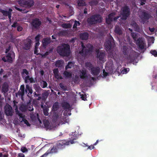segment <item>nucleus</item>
Segmentation results:
<instances>
[{"mask_svg": "<svg viewBox=\"0 0 157 157\" xmlns=\"http://www.w3.org/2000/svg\"><path fill=\"white\" fill-rule=\"evenodd\" d=\"M131 36L134 40H136L137 35L136 33H131Z\"/></svg>", "mask_w": 157, "mask_h": 157, "instance_id": "52", "label": "nucleus"}, {"mask_svg": "<svg viewBox=\"0 0 157 157\" xmlns=\"http://www.w3.org/2000/svg\"><path fill=\"white\" fill-rule=\"evenodd\" d=\"M63 60H59L56 61V62L55 66L58 67H61L63 66Z\"/></svg>", "mask_w": 157, "mask_h": 157, "instance_id": "28", "label": "nucleus"}, {"mask_svg": "<svg viewBox=\"0 0 157 157\" xmlns=\"http://www.w3.org/2000/svg\"><path fill=\"white\" fill-rule=\"evenodd\" d=\"M113 41V37L111 36H110L105 43V48L108 53H110L112 52V44Z\"/></svg>", "mask_w": 157, "mask_h": 157, "instance_id": "5", "label": "nucleus"}, {"mask_svg": "<svg viewBox=\"0 0 157 157\" xmlns=\"http://www.w3.org/2000/svg\"><path fill=\"white\" fill-rule=\"evenodd\" d=\"M112 14V13L109 14L108 16V17L106 19V22L108 24H110L111 22L113 21V19L112 18L109 17Z\"/></svg>", "mask_w": 157, "mask_h": 157, "instance_id": "34", "label": "nucleus"}, {"mask_svg": "<svg viewBox=\"0 0 157 157\" xmlns=\"http://www.w3.org/2000/svg\"><path fill=\"white\" fill-rule=\"evenodd\" d=\"M68 31L66 30H62L59 31L57 34L59 36H66L68 35Z\"/></svg>", "mask_w": 157, "mask_h": 157, "instance_id": "25", "label": "nucleus"}, {"mask_svg": "<svg viewBox=\"0 0 157 157\" xmlns=\"http://www.w3.org/2000/svg\"><path fill=\"white\" fill-rule=\"evenodd\" d=\"M122 10L121 19L122 20H125L130 15V8L128 6H125L122 8Z\"/></svg>", "mask_w": 157, "mask_h": 157, "instance_id": "6", "label": "nucleus"}, {"mask_svg": "<svg viewBox=\"0 0 157 157\" xmlns=\"http://www.w3.org/2000/svg\"><path fill=\"white\" fill-rule=\"evenodd\" d=\"M81 47L82 48L81 50L79 51V53L82 56L87 55L88 53L93 49V47L90 45V48L88 49L86 48L85 46L84 45L83 42H81Z\"/></svg>", "mask_w": 157, "mask_h": 157, "instance_id": "8", "label": "nucleus"}, {"mask_svg": "<svg viewBox=\"0 0 157 157\" xmlns=\"http://www.w3.org/2000/svg\"><path fill=\"white\" fill-rule=\"evenodd\" d=\"M18 23L17 22H14L13 24L12 25V27L13 28H15L17 25Z\"/></svg>", "mask_w": 157, "mask_h": 157, "instance_id": "59", "label": "nucleus"}, {"mask_svg": "<svg viewBox=\"0 0 157 157\" xmlns=\"http://www.w3.org/2000/svg\"><path fill=\"white\" fill-rule=\"evenodd\" d=\"M150 53L152 54V55H153L155 57H157V51L156 50H151L150 51Z\"/></svg>", "mask_w": 157, "mask_h": 157, "instance_id": "49", "label": "nucleus"}, {"mask_svg": "<svg viewBox=\"0 0 157 157\" xmlns=\"http://www.w3.org/2000/svg\"><path fill=\"white\" fill-rule=\"evenodd\" d=\"M5 113L7 116H12L13 114L12 108L9 104H7L5 107Z\"/></svg>", "mask_w": 157, "mask_h": 157, "instance_id": "10", "label": "nucleus"}, {"mask_svg": "<svg viewBox=\"0 0 157 157\" xmlns=\"http://www.w3.org/2000/svg\"><path fill=\"white\" fill-rule=\"evenodd\" d=\"M48 94L47 92H44L42 94V99L43 101H45L46 100L48 96Z\"/></svg>", "mask_w": 157, "mask_h": 157, "instance_id": "43", "label": "nucleus"}, {"mask_svg": "<svg viewBox=\"0 0 157 157\" xmlns=\"http://www.w3.org/2000/svg\"><path fill=\"white\" fill-rule=\"evenodd\" d=\"M80 38L82 40H87L88 39L89 35L88 33L86 32H84L81 33L80 35Z\"/></svg>", "mask_w": 157, "mask_h": 157, "instance_id": "26", "label": "nucleus"}, {"mask_svg": "<svg viewBox=\"0 0 157 157\" xmlns=\"http://www.w3.org/2000/svg\"><path fill=\"white\" fill-rule=\"evenodd\" d=\"M150 15L147 12L143 11L142 12L140 17L143 21L145 22L150 18Z\"/></svg>", "mask_w": 157, "mask_h": 157, "instance_id": "11", "label": "nucleus"}, {"mask_svg": "<svg viewBox=\"0 0 157 157\" xmlns=\"http://www.w3.org/2000/svg\"><path fill=\"white\" fill-rule=\"evenodd\" d=\"M89 4L91 6L97 5L98 3V2L96 0H93L89 2Z\"/></svg>", "mask_w": 157, "mask_h": 157, "instance_id": "40", "label": "nucleus"}, {"mask_svg": "<svg viewBox=\"0 0 157 157\" xmlns=\"http://www.w3.org/2000/svg\"><path fill=\"white\" fill-rule=\"evenodd\" d=\"M88 149H89L90 150H92V149H94V146L92 145H91L90 146H88Z\"/></svg>", "mask_w": 157, "mask_h": 157, "instance_id": "63", "label": "nucleus"}, {"mask_svg": "<svg viewBox=\"0 0 157 157\" xmlns=\"http://www.w3.org/2000/svg\"><path fill=\"white\" fill-rule=\"evenodd\" d=\"M25 87L24 85H21L20 86V90L17 93H16V96L17 97L18 96L20 97L22 100H23L24 96L25 95Z\"/></svg>", "mask_w": 157, "mask_h": 157, "instance_id": "9", "label": "nucleus"}, {"mask_svg": "<svg viewBox=\"0 0 157 157\" xmlns=\"http://www.w3.org/2000/svg\"><path fill=\"white\" fill-rule=\"evenodd\" d=\"M132 25L133 26L134 28H136V29L138 28V26L137 24H136V22H134L132 23Z\"/></svg>", "mask_w": 157, "mask_h": 157, "instance_id": "57", "label": "nucleus"}, {"mask_svg": "<svg viewBox=\"0 0 157 157\" xmlns=\"http://www.w3.org/2000/svg\"><path fill=\"white\" fill-rule=\"evenodd\" d=\"M14 56V53L13 52H10L6 55V58L7 59L8 62H12L13 61L12 57Z\"/></svg>", "mask_w": 157, "mask_h": 157, "instance_id": "19", "label": "nucleus"}, {"mask_svg": "<svg viewBox=\"0 0 157 157\" xmlns=\"http://www.w3.org/2000/svg\"><path fill=\"white\" fill-rule=\"evenodd\" d=\"M114 31L116 34L119 35H121L123 33L122 28L118 25H116L115 26Z\"/></svg>", "mask_w": 157, "mask_h": 157, "instance_id": "21", "label": "nucleus"}, {"mask_svg": "<svg viewBox=\"0 0 157 157\" xmlns=\"http://www.w3.org/2000/svg\"><path fill=\"white\" fill-rule=\"evenodd\" d=\"M73 65V63L71 62H69L68 64L65 67V69L67 70L69 68H71Z\"/></svg>", "mask_w": 157, "mask_h": 157, "instance_id": "47", "label": "nucleus"}, {"mask_svg": "<svg viewBox=\"0 0 157 157\" xmlns=\"http://www.w3.org/2000/svg\"><path fill=\"white\" fill-rule=\"evenodd\" d=\"M25 87V92L27 93L28 91L29 93L31 94L33 93V90L32 88L28 84H26V85Z\"/></svg>", "mask_w": 157, "mask_h": 157, "instance_id": "29", "label": "nucleus"}, {"mask_svg": "<svg viewBox=\"0 0 157 157\" xmlns=\"http://www.w3.org/2000/svg\"><path fill=\"white\" fill-rule=\"evenodd\" d=\"M9 90V86L6 83H4L2 85V92L4 94L7 92Z\"/></svg>", "mask_w": 157, "mask_h": 157, "instance_id": "24", "label": "nucleus"}, {"mask_svg": "<svg viewBox=\"0 0 157 157\" xmlns=\"http://www.w3.org/2000/svg\"><path fill=\"white\" fill-rule=\"evenodd\" d=\"M136 44L140 50L144 49L145 45V44L144 41L140 38H139L137 40Z\"/></svg>", "mask_w": 157, "mask_h": 157, "instance_id": "13", "label": "nucleus"}, {"mask_svg": "<svg viewBox=\"0 0 157 157\" xmlns=\"http://www.w3.org/2000/svg\"><path fill=\"white\" fill-rule=\"evenodd\" d=\"M50 123L47 120H45L43 121V124L44 127L47 129L50 128Z\"/></svg>", "mask_w": 157, "mask_h": 157, "instance_id": "37", "label": "nucleus"}, {"mask_svg": "<svg viewBox=\"0 0 157 157\" xmlns=\"http://www.w3.org/2000/svg\"><path fill=\"white\" fill-rule=\"evenodd\" d=\"M81 98L82 100H84V101L87 100L86 98V95H84L83 94H82L81 95Z\"/></svg>", "mask_w": 157, "mask_h": 157, "instance_id": "55", "label": "nucleus"}, {"mask_svg": "<svg viewBox=\"0 0 157 157\" xmlns=\"http://www.w3.org/2000/svg\"><path fill=\"white\" fill-rule=\"evenodd\" d=\"M112 14V13L109 14L108 16V17L106 19V22L108 24H110L111 22L113 21V19L112 18L109 17Z\"/></svg>", "mask_w": 157, "mask_h": 157, "instance_id": "33", "label": "nucleus"}, {"mask_svg": "<svg viewBox=\"0 0 157 157\" xmlns=\"http://www.w3.org/2000/svg\"><path fill=\"white\" fill-rule=\"evenodd\" d=\"M21 74L25 83H27L29 82L31 83H34L36 82V79H34L32 77H30L29 75V72L26 69H24L22 70Z\"/></svg>", "mask_w": 157, "mask_h": 157, "instance_id": "3", "label": "nucleus"}, {"mask_svg": "<svg viewBox=\"0 0 157 157\" xmlns=\"http://www.w3.org/2000/svg\"><path fill=\"white\" fill-rule=\"evenodd\" d=\"M12 11V10L11 8L9 9V11H6L2 10L1 9L0 12H1L3 15L7 16H8L10 21H11V17L12 16L11 12Z\"/></svg>", "mask_w": 157, "mask_h": 157, "instance_id": "12", "label": "nucleus"}, {"mask_svg": "<svg viewBox=\"0 0 157 157\" xmlns=\"http://www.w3.org/2000/svg\"><path fill=\"white\" fill-rule=\"evenodd\" d=\"M62 106L65 109H69L70 108L69 104L66 102L63 103Z\"/></svg>", "mask_w": 157, "mask_h": 157, "instance_id": "38", "label": "nucleus"}, {"mask_svg": "<svg viewBox=\"0 0 157 157\" xmlns=\"http://www.w3.org/2000/svg\"><path fill=\"white\" fill-rule=\"evenodd\" d=\"M129 68H124L121 71V72L123 74H126L129 71Z\"/></svg>", "mask_w": 157, "mask_h": 157, "instance_id": "51", "label": "nucleus"}, {"mask_svg": "<svg viewBox=\"0 0 157 157\" xmlns=\"http://www.w3.org/2000/svg\"><path fill=\"white\" fill-rule=\"evenodd\" d=\"M70 142L65 140L58 141L56 144V146L59 149L62 150L66 146L69 145Z\"/></svg>", "mask_w": 157, "mask_h": 157, "instance_id": "7", "label": "nucleus"}, {"mask_svg": "<svg viewBox=\"0 0 157 157\" xmlns=\"http://www.w3.org/2000/svg\"><path fill=\"white\" fill-rule=\"evenodd\" d=\"M108 75V73L106 72L104 70L103 71V75L104 76V77H106V76H107Z\"/></svg>", "mask_w": 157, "mask_h": 157, "instance_id": "61", "label": "nucleus"}, {"mask_svg": "<svg viewBox=\"0 0 157 157\" xmlns=\"http://www.w3.org/2000/svg\"><path fill=\"white\" fill-rule=\"evenodd\" d=\"M48 108L47 107V106L46 105H45V107L43 109V112L44 114L46 116H48Z\"/></svg>", "mask_w": 157, "mask_h": 157, "instance_id": "45", "label": "nucleus"}, {"mask_svg": "<svg viewBox=\"0 0 157 157\" xmlns=\"http://www.w3.org/2000/svg\"><path fill=\"white\" fill-rule=\"evenodd\" d=\"M20 115H18L19 117V121L20 122H24V123L27 125V126H30V124L29 123L28 121L25 119V116L22 114V113L19 114Z\"/></svg>", "mask_w": 157, "mask_h": 157, "instance_id": "16", "label": "nucleus"}, {"mask_svg": "<svg viewBox=\"0 0 157 157\" xmlns=\"http://www.w3.org/2000/svg\"><path fill=\"white\" fill-rule=\"evenodd\" d=\"M72 139V140H71L69 142H70L71 144H73L75 143L74 140H75L77 138V136H76L75 137H71Z\"/></svg>", "mask_w": 157, "mask_h": 157, "instance_id": "53", "label": "nucleus"}, {"mask_svg": "<svg viewBox=\"0 0 157 157\" xmlns=\"http://www.w3.org/2000/svg\"><path fill=\"white\" fill-rule=\"evenodd\" d=\"M64 123H67L69 121V119L67 117H65V118H63Z\"/></svg>", "mask_w": 157, "mask_h": 157, "instance_id": "60", "label": "nucleus"}, {"mask_svg": "<svg viewBox=\"0 0 157 157\" xmlns=\"http://www.w3.org/2000/svg\"><path fill=\"white\" fill-rule=\"evenodd\" d=\"M13 102L14 103L13 107L15 108V110L16 114L18 116L20 115L19 114H21V113L18 111V106L15 104L16 103H17V102H16L15 100H14L13 101Z\"/></svg>", "mask_w": 157, "mask_h": 157, "instance_id": "36", "label": "nucleus"}, {"mask_svg": "<svg viewBox=\"0 0 157 157\" xmlns=\"http://www.w3.org/2000/svg\"><path fill=\"white\" fill-rule=\"evenodd\" d=\"M85 1V0H78L77 1L78 6H86V4Z\"/></svg>", "mask_w": 157, "mask_h": 157, "instance_id": "31", "label": "nucleus"}, {"mask_svg": "<svg viewBox=\"0 0 157 157\" xmlns=\"http://www.w3.org/2000/svg\"><path fill=\"white\" fill-rule=\"evenodd\" d=\"M14 8L16 10L19 11L23 13H27L28 12V11L27 10L25 9L23 10L19 8H18L16 6H14Z\"/></svg>", "mask_w": 157, "mask_h": 157, "instance_id": "39", "label": "nucleus"}, {"mask_svg": "<svg viewBox=\"0 0 157 157\" xmlns=\"http://www.w3.org/2000/svg\"><path fill=\"white\" fill-rule=\"evenodd\" d=\"M80 23L78 21H75L74 24L73 25V28H76L77 27L78 25H80Z\"/></svg>", "mask_w": 157, "mask_h": 157, "instance_id": "50", "label": "nucleus"}, {"mask_svg": "<svg viewBox=\"0 0 157 157\" xmlns=\"http://www.w3.org/2000/svg\"><path fill=\"white\" fill-rule=\"evenodd\" d=\"M40 85L41 87H42L43 88H45L47 87V83L46 81H43L42 82H41Z\"/></svg>", "mask_w": 157, "mask_h": 157, "instance_id": "48", "label": "nucleus"}, {"mask_svg": "<svg viewBox=\"0 0 157 157\" xmlns=\"http://www.w3.org/2000/svg\"><path fill=\"white\" fill-rule=\"evenodd\" d=\"M18 3L21 6L27 9L31 8L34 4L33 0H19Z\"/></svg>", "mask_w": 157, "mask_h": 157, "instance_id": "4", "label": "nucleus"}, {"mask_svg": "<svg viewBox=\"0 0 157 157\" xmlns=\"http://www.w3.org/2000/svg\"><path fill=\"white\" fill-rule=\"evenodd\" d=\"M32 41L30 39L27 38L25 43L24 49L25 50H28L30 49Z\"/></svg>", "mask_w": 157, "mask_h": 157, "instance_id": "18", "label": "nucleus"}, {"mask_svg": "<svg viewBox=\"0 0 157 157\" xmlns=\"http://www.w3.org/2000/svg\"><path fill=\"white\" fill-rule=\"evenodd\" d=\"M53 73L54 74H57L59 73V70L58 68L55 69L53 70Z\"/></svg>", "mask_w": 157, "mask_h": 157, "instance_id": "58", "label": "nucleus"}, {"mask_svg": "<svg viewBox=\"0 0 157 157\" xmlns=\"http://www.w3.org/2000/svg\"><path fill=\"white\" fill-rule=\"evenodd\" d=\"M13 102L14 103L13 107L15 108V110L16 114L18 116L20 115L19 114H21V113L18 111V106L15 104L16 103H17V102H16L15 100H14L13 101Z\"/></svg>", "mask_w": 157, "mask_h": 157, "instance_id": "35", "label": "nucleus"}, {"mask_svg": "<svg viewBox=\"0 0 157 157\" xmlns=\"http://www.w3.org/2000/svg\"><path fill=\"white\" fill-rule=\"evenodd\" d=\"M58 149V148L56 145V146H54L51 149H49L46 152L47 153L48 155H49L51 153L57 152Z\"/></svg>", "mask_w": 157, "mask_h": 157, "instance_id": "23", "label": "nucleus"}, {"mask_svg": "<svg viewBox=\"0 0 157 157\" xmlns=\"http://www.w3.org/2000/svg\"><path fill=\"white\" fill-rule=\"evenodd\" d=\"M97 53V57L100 61H104V58L105 56V53L104 52H100L99 50H98L96 51Z\"/></svg>", "mask_w": 157, "mask_h": 157, "instance_id": "15", "label": "nucleus"}, {"mask_svg": "<svg viewBox=\"0 0 157 157\" xmlns=\"http://www.w3.org/2000/svg\"><path fill=\"white\" fill-rule=\"evenodd\" d=\"M23 28L21 26H19L17 27V30L18 31L20 32L22 30Z\"/></svg>", "mask_w": 157, "mask_h": 157, "instance_id": "62", "label": "nucleus"}, {"mask_svg": "<svg viewBox=\"0 0 157 157\" xmlns=\"http://www.w3.org/2000/svg\"><path fill=\"white\" fill-rule=\"evenodd\" d=\"M62 27L63 28L69 29L71 27V25L70 23H63L62 24Z\"/></svg>", "mask_w": 157, "mask_h": 157, "instance_id": "44", "label": "nucleus"}, {"mask_svg": "<svg viewBox=\"0 0 157 157\" xmlns=\"http://www.w3.org/2000/svg\"><path fill=\"white\" fill-rule=\"evenodd\" d=\"M59 106L58 102H55L53 105L52 107V110L53 111L56 112L59 109Z\"/></svg>", "mask_w": 157, "mask_h": 157, "instance_id": "32", "label": "nucleus"}, {"mask_svg": "<svg viewBox=\"0 0 157 157\" xmlns=\"http://www.w3.org/2000/svg\"><path fill=\"white\" fill-rule=\"evenodd\" d=\"M130 48L127 46H123L122 49L123 54L125 56L127 55L129 51L131 50Z\"/></svg>", "mask_w": 157, "mask_h": 157, "instance_id": "22", "label": "nucleus"}, {"mask_svg": "<svg viewBox=\"0 0 157 157\" xmlns=\"http://www.w3.org/2000/svg\"><path fill=\"white\" fill-rule=\"evenodd\" d=\"M102 18L98 13H96L91 16L87 19V23L90 25L95 24L97 23H100L102 22Z\"/></svg>", "mask_w": 157, "mask_h": 157, "instance_id": "2", "label": "nucleus"}, {"mask_svg": "<svg viewBox=\"0 0 157 157\" xmlns=\"http://www.w3.org/2000/svg\"><path fill=\"white\" fill-rule=\"evenodd\" d=\"M50 43V39L48 38H44L43 39L42 44L44 47H45Z\"/></svg>", "mask_w": 157, "mask_h": 157, "instance_id": "27", "label": "nucleus"}, {"mask_svg": "<svg viewBox=\"0 0 157 157\" xmlns=\"http://www.w3.org/2000/svg\"><path fill=\"white\" fill-rule=\"evenodd\" d=\"M18 157H25V155L22 153H20L18 154Z\"/></svg>", "mask_w": 157, "mask_h": 157, "instance_id": "64", "label": "nucleus"}, {"mask_svg": "<svg viewBox=\"0 0 157 157\" xmlns=\"http://www.w3.org/2000/svg\"><path fill=\"white\" fill-rule=\"evenodd\" d=\"M80 74L79 75L81 79H85L88 77L87 71L85 69H82L80 71Z\"/></svg>", "mask_w": 157, "mask_h": 157, "instance_id": "20", "label": "nucleus"}, {"mask_svg": "<svg viewBox=\"0 0 157 157\" xmlns=\"http://www.w3.org/2000/svg\"><path fill=\"white\" fill-rule=\"evenodd\" d=\"M63 74L64 76L66 78H70L72 76L71 73L67 71H64Z\"/></svg>", "mask_w": 157, "mask_h": 157, "instance_id": "41", "label": "nucleus"}, {"mask_svg": "<svg viewBox=\"0 0 157 157\" xmlns=\"http://www.w3.org/2000/svg\"><path fill=\"white\" fill-rule=\"evenodd\" d=\"M21 150L23 153H25L26 152H27L28 150V149L25 147H22L21 148Z\"/></svg>", "mask_w": 157, "mask_h": 157, "instance_id": "54", "label": "nucleus"}, {"mask_svg": "<svg viewBox=\"0 0 157 157\" xmlns=\"http://www.w3.org/2000/svg\"><path fill=\"white\" fill-rule=\"evenodd\" d=\"M91 72L93 75L97 76L100 72V68L98 67H94L91 70Z\"/></svg>", "mask_w": 157, "mask_h": 157, "instance_id": "17", "label": "nucleus"}, {"mask_svg": "<svg viewBox=\"0 0 157 157\" xmlns=\"http://www.w3.org/2000/svg\"><path fill=\"white\" fill-rule=\"evenodd\" d=\"M70 47L69 45L64 44V45L58 47L57 52L59 55L63 56H67L70 53Z\"/></svg>", "mask_w": 157, "mask_h": 157, "instance_id": "1", "label": "nucleus"}, {"mask_svg": "<svg viewBox=\"0 0 157 157\" xmlns=\"http://www.w3.org/2000/svg\"><path fill=\"white\" fill-rule=\"evenodd\" d=\"M19 109L22 112H25L27 110V108L26 105H22L20 106Z\"/></svg>", "mask_w": 157, "mask_h": 157, "instance_id": "42", "label": "nucleus"}, {"mask_svg": "<svg viewBox=\"0 0 157 157\" xmlns=\"http://www.w3.org/2000/svg\"><path fill=\"white\" fill-rule=\"evenodd\" d=\"M85 67L89 70H91L94 67L93 65L90 62H87L85 63Z\"/></svg>", "mask_w": 157, "mask_h": 157, "instance_id": "30", "label": "nucleus"}, {"mask_svg": "<svg viewBox=\"0 0 157 157\" xmlns=\"http://www.w3.org/2000/svg\"><path fill=\"white\" fill-rule=\"evenodd\" d=\"M40 37V34L37 35L35 37V39L36 41H39Z\"/></svg>", "mask_w": 157, "mask_h": 157, "instance_id": "56", "label": "nucleus"}, {"mask_svg": "<svg viewBox=\"0 0 157 157\" xmlns=\"http://www.w3.org/2000/svg\"><path fill=\"white\" fill-rule=\"evenodd\" d=\"M41 22L38 18H35L33 20L32 24L33 26L35 28H37L41 24Z\"/></svg>", "mask_w": 157, "mask_h": 157, "instance_id": "14", "label": "nucleus"}, {"mask_svg": "<svg viewBox=\"0 0 157 157\" xmlns=\"http://www.w3.org/2000/svg\"><path fill=\"white\" fill-rule=\"evenodd\" d=\"M59 86L62 90L63 91L67 90V86H66L64 85L62 83H60L59 84Z\"/></svg>", "mask_w": 157, "mask_h": 157, "instance_id": "46", "label": "nucleus"}]
</instances>
